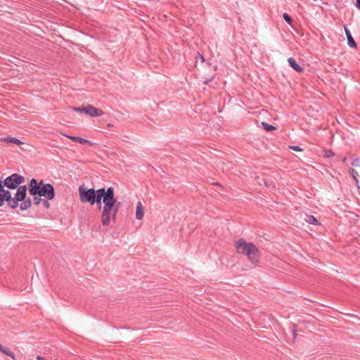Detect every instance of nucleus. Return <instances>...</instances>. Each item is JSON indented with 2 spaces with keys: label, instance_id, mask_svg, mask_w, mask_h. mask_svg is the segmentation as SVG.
Listing matches in <instances>:
<instances>
[{
  "label": "nucleus",
  "instance_id": "14",
  "mask_svg": "<svg viewBox=\"0 0 360 360\" xmlns=\"http://www.w3.org/2000/svg\"><path fill=\"white\" fill-rule=\"evenodd\" d=\"M0 351L3 352L4 354L11 357L13 360L15 359V356L13 352L9 350L8 348L3 347L0 345Z\"/></svg>",
  "mask_w": 360,
  "mask_h": 360
},
{
  "label": "nucleus",
  "instance_id": "28",
  "mask_svg": "<svg viewBox=\"0 0 360 360\" xmlns=\"http://www.w3.org/2000/svg\"><path fill=\"white\" fill-rule=\"evenodd\" d=\"M37 360H46V359L44 358L41 357V356H38L37 357Z\"/></svg>",
  "mask_w": 360,
  "mask_h": 360
},
{
  "label": "nucleus",
  "instance_id": "7",
  "mask_svg": "<svg viewBox=\"0 0 360 360\" xmlns=\"http://www.w3.org/2000/svg\"><path fill=\"white\" fill-rule=\"evenodd\" d=\"M114 191V188L112 187H109L107 190H105L104 188L98 189L94 195V203H96L99 205L101 204V202L104 203V199L105 196L108 195L110 196Z\"/></svg>",
  "mask_w": 360,
  "mask_h": 360
},
{
  "label": "nucleus",
  "instance_id": "26",
  "mask_svg": "<svg viewBox=\"0 0 360 360\" xmlns=\"http://www.w3.org/2000/svg\"><path fill=\"white\" fill-rule=\"evenodd\" d=\"M356 7L360 10V0H356Z\"/></svg>",
  "mask_w": 360,
  "mask_h": 360
},
{
  "label": "nucleus",
  "instance_id": "2",
  "mask_svg": "<svg viewBox=\"0 0 360 360\" xmlns=\"http://www.w3.org/2000/svg\"><path fill=\"white\" fill-rule=\"evenodd\" d=\"M120 207V202H117V200L115 198V191L110 196L109 195L105 196L101 217L103 225L108 226L111 218L112 220H115Z\"/></svg>",
  "mask_w": 360,
  "mask_h": 360
},
{
  "label": "nucleus",
  "instance_id": "20",
  "mask_svg": "<svg viewBox=\"0 0 360 360\" xmlns=\"http://www.w3.org/2000/svg\"><path fill=\"white\" fill-rule=\"evenodd\" d=\"M350 174L354 179H357L359 176L358 172L354 169H350Z\"/></svg>",
  "mask_w": 360,
  "mask_h": 360
},
{
  "label": "nucleus",
  "instance_id": "8",
  "mask_svg": "<svg viewBox=\"0 0 360 360\" xmlns=\"http://www.w3.org/2000/svg\"><path fill=\"white\" fill-rule=\"evenodd\" d=\"M84 113L89 115L91 117H101L103 115L104 112L93 105H89L85 107Z\"/></svg>",
  "mask_w": 360,
  "mask_h": 360
},
{
  "label": "nucleus",
  "instance_id": "18",
  "mask_svg": "<svg viewBox=\"0 0 360 360\" xmlns=\"http://www.w3.org/2000/svg\"><path fill=\"white\" fill-rule=\"evenodd\" d=\"M34 197V203L37 205H39L41 201V196H39V195H32Z\"/></svg>",
  "mask_w": 360,
  "mask_h": 360
},
{
  "label": "nucleus",
  "instance_id": "16",
  "mask_svg": "<svg viewBox=\"0 0 360 360\" xmlns=\"http://www.w3.org/2000/svg\"><path fill=\"white\" fill-rule=\"evenodd\" d=\"M262 125L264 128V130H266V131H271L272 130H274L276 129V127H274L273 125L271 124H269L268 123H266V122H262Z\"/></svg>",
  "mask_w": 360,
  "mask_h": 360
},
{
  "label": "nucleus",
  "instance_id": "3",
  "mask_svg": "<svg viewBox=\"0 0 360 360\" xmlns=\"http://www.w3.org/2000/svg\"><path fill=\"white\" fill-rule=\"evenodd\" d=\"M29 193L31 195L44 197L47 200H52L55 195L54 188L51 184H44L43 181L38 183L35 179H32L30 181Z\"/></svg>",
  "mask_w": 360,
  "mask_h": 360
},
{
  "label": "nucleus",
  "instance_id": "13",
  "mask_svg": "<svg viewBox=\"0 0 360 360\" xmlns=\"http://www.w3.org/2000/svg\"><path fill=\"white\" fill-rule=\"evenodd\" d=\"M143 216H144V212H143L142 203H141V202L139 201L136 204V218L139 220H141L143 219Z\"/></svg>",
  "mask_w": 360,
  "mask_h": 360
},
{
  "label": "nucleus",
  "instance_id": "31",
  "mask_svg": "<svg viewBox=\"0 0 360 360\" xmlns=\"http://www.w3.org/2000/svg\"><path fill=\"white\" fill-rule=\"evenodd\" d=\"M293 335H294V338H295L296 334H295V330H293Z\"/></svg>",
  "mask_w": 360,
  "mask_h": 360
},
{
  "label": "nucleus",
  "instance_id": "10",
  "mask_svg": "<svg viewBox=\"0 0 360 360\" xmlns=\"http://www.w3.org/2000/svg\"><path fill=\"white\" fill-rule=\"evenodd\" d=\"M345 32L346 34V37H347V44L349 45V46L352 47V48H356V44L354 38L352 37L349 30L347 27H345Z\"/></svg>",
  "mask_w": 360,
  "mask_h": 360
},
{
  "label": "nucleus",
  "instance_id": "15",
  "mask_svg": "<svg viewBox=\"0 0 360 360\" xmlns=\"http://www.w3.org/2000/svg\"><path fill=\"white\" fill-rule=\"evenodd\" d=\"M304 220L310 224H313V225L318 224V221H317L316 218H315L313 215H307V214Z\"/></svg>",
  "mask_w": 360,
  "mask_h": 360
},
{
  "label": "nucleus",
  "instance_id": "23",
  "mask_svg": "<svg viewBox=\"0 0 360 360\" xmlns=\"http://www.w3.org/2000/svg\"><path fill=\"white\" fill-rule=\"evenodd\" d=\"M290 148L291 149H292L293 150H296V151H302V149L300 148V146H290Z\"/></svg>",
  "mask_w": 360,
  "mask_h": 360
},
{
  "label": "nucleus",
  "instance_id": "1",
  "mask_svg": "<svg viewBox=\"0 0 360 360\" xmlns=\"http://www.w3.org/2000/svg\"><path fill=\"white\" fill-rule=\"evenodd\" d=\"M4 187L6 186L4 185V181L0 179V207L4 205V202H6L8 206L13 209L19 205L21 210H27L31 207V199L26 198L27 190L26 186H20L14 198L12 197L10 191L4 189Z\"/></svg>",
  "mask_w": 360,
  "mask_h": 360
},
{
  "label": "nucleus",
  "instance_id": "6",
  "mask_svg": "<svg viewBox=\"0 0 360 360\" xmlns=\"http://www.w3.org/2000/svg\"><path fill=\"white\" fill-rule=\"evenodd\" d=\"M96 191L94 188L85 189L80 186L79 188L80 200L82 202H89L91 205H94Z\"/></svg>",
  "mask_w": 360,
  "mask_h": 360
},
{
  "label": "nucleus",
  "instance_id": "27",
  "mask_svg": "<svg viewBox=\"0 0 360 360\" xmlns=\"http://www.w3.org/2000/svg\"><path fill=\"white\" fill-rule=\"evenodd\" d=\"M212 79H213V77H210V79H206V80L204 82V83L207 84H208L210 82H211V81L212 80Z\"/></svg>",
  "mask_w": 360,
  "mask_h": 360
},
{
  "label": "nucleus",
  "instance_id": "21",
  "mask_svg": "<svg viewBox=\"0 0 360 360\" xmlns=\"http://www.w3.org/2000/svg\"><path fill=\"white\" fill-rule=\"evenodd\" d=\"M334 155V153L331 150L325 151V154L323 158H332Z\"/></svg>",
  "mask_w": 360,
  "mask_h": 360
},
{
  "label": "nucleus",
  "instance_id": "17",
  "mask_svg": "<svg viewBox=\"0 0 360 360\" xmlns=\"http://www.w3.org/2000/svg\"><path fill=\"white\" fill-rule=\"evenodd\" d=\"M283 18L288 22V24L292 25V19L288 13H283Z\"/></svg>",
  "mask_w": 360,
  "mask_h": 360
},
{
  "label": "nucleus",
  "instance_id": "19",
  "mask_svg": "<svg viewBox=\"0 0 360 360\" xmlns=\"http://www.w3.org/2000/svg\"><path fill=\"white\" fill-rule=\"evenodd\" d=\"M352 166L353 167H360V159H353L351 162Z\"/></svg>",
  "mask_w": 360,
  "mask_h": 360
},
{
  "label": "nucleus",
  "instance_id": "22",
  "mask_svg": "<svg viewBox=\"0 0 360 360\" xmlns=\"http://www.w3.org/2000/svg\"><path fill=\"white\" fill-rule=\"evenodd\" d=\"M85 109V107L84 108H79V107H74L73 108V110L76 112H78L79 113H84V110Z\"/></svg>",
  "mask_w": 360,
  "mask_h": 360
},
{
  "label": "nucleus",
  "instance_id": "5",
  "mask_svg": "<svg viewBox=\"0 0 360 360\" xmlns=\"http://www.w3.org/2000/svg\"><path fill=\"white\" fill-rule=\"evenodd\" d=\"M25 181V179L23 176L18 174H13L4 180V185L8 188H17L18 190L20 186H22L21 184H23Z\"/></svg>",
  "mask_w": 360,
  "mask_h": 360
},
{
  "label": "nucleus",
  "instance_id": "11",
  "mask_svg": "<svg viewBox=\"0 0 360 360\" xmlns=\"http://www.w3.org/2000/svg\"><path fill=\"white\" fill-rule=\"evenodd\" d=\"M288 62L289 65L296 72H302L304 71V68L298 65L294 58H289Z\"/></svg>",
  "mask_w": 360,
  "mask_h": 360
},
{
  "label": "nucleus",
  "instance_id": "4",
  "mask_svg": "<svg viewBox=\"0 0 360 360\" xmlns=\"http://www.w3.org/2000/svg\"><path fill=\"white\" fill-rule=\"evenodd\" d=\"M236 248L238 253L247 255L251 262L254 264L258 262L259 251L253 243L240 239L237 241Z\"/></svg>",
  "mask_w": 360,
  "mask_h": 360
},
{
  "label": "nucleus",
  "instance_id": "9",
  "mask_svg": "<svg viewBox=\"0 0 360 360\" xmlns=\"http://www.w3.org/2000/svg\"><path fill=\"white\" fill-rule=\"evenodd\" d=\"M0 141H4L8 143H14L16 145H20L23 143V142L21 141L20 139L15 137H12L11 136L0 138Z\"/></svg>",
  "mask_w": 360,
  "mask_h": 360
},
{
  "label": "nucleus",
  "instance_id": "30",
  "mask_svg": "<svg viewBox=\"0 0 360 360\" xmlns=\"http://www.w3.org/2000/svg\"><path fill=\"white\" fill-rule=\"evenodd\" d=\"M200 57H201V58H200V60H202V61H204V60H205L204 57H203L202 56H200Z\"/></svg>",
  "mask_w": 360,
  "mask_h": 360
},
{
  "label": "nucleus",
  "instance_id": "25",
  "mask_svg": "<svg viewBox=\"0 0 360 360\" xmlns=\"http://www.w3.org/2000/svg\"><path fill=\"white\" fill-rule=\"evenodd\" d=\"M356 186L358 187V188H360V179H355Z\"/></svg>",
  "mask_w": 360,
  "mask_h": 360
},
{
  "label": "nucleus",
  "instance_id": "24",
  "mask_svg": "<svg viewBox=\"0 0 360 360\" xmlns=\"http://www.w3.org/2000/svg\"><path fill=\"white\" fill-rule=\"evenodd\" d=\"M49 200L46 199L43 201V205L45 208L48 209L50 206V204L48 201Z\"/></svg>",
  "mask_w": 360,
  "mask_h": 360
},
{
  "label": "nucleus",
  "instance_id": "29",
  "mask_svg": "<svg viewBox=\"0 0 360 360\" xmlns=\"http://www.w3.org/2000/svg\"><path fill=\"white\" fill-rule=\"evenodd\" d=\"M200 57H201V58H200V60H202V61H204V60H205L204 57H203L202 56H200Z\"/></svg>",
  "mask_w": 360,
  "mask_h": 360
},
{
  "label": "nucleus",
  "instance_id": "12",
  "mask_svg": "<svg viewBox=\"0 0 360 360\" xmlns=\"http://www.w3.org/2000/svg\"><path fill=\"white\" fill-rule=\"evenodd\" d=\"M65 136L69 138L72 141H73L76 143H80V144H84L85 143H88L90 145L95 144L94 143H92V142L89 141V140H87L84 138L79 137V136H70V135H65Z\"/></svg>",
  "mask_w": 360,
  "mask_h": 360
}]
</instances>
